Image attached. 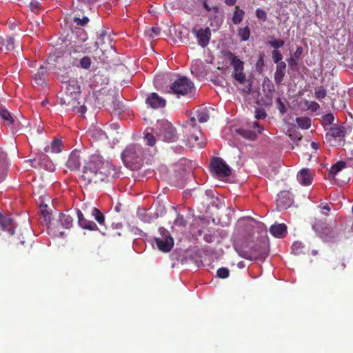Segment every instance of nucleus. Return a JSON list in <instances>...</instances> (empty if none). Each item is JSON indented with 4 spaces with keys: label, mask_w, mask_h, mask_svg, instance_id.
Returning <instances> with one entry per match:
<instances>
[{
    "label": "nucleus",
    "mask_w": 353,
    "mask_h": 353,
    "mask_svg": "<svg viewBox=\"0 0 353 353\" xmlns=\"http://www.w3.org/2000/svg\"><path fill=\"white\" fill-rule=\"evenodd\" d=\"M108 163H105L103 157L99 154H94L85 163L81 178L86 184L91 183H97L104 181L108 178Z\"/></svg>",
    "instance_id": "nucleus-1"
},
{
    "label": "nucleus",
    "mask_w": 353,
    "mask_h": 353,
    "mask_svg": "<svg viewBox=\"0 0 353 353\" xmlns=\"http://www.w3.org/2000/svg\"><path fill=\"white\" fill-rule=\"evenodd\" d=\"M143 158V150L140 145H129L121 153V159L124 164L132 170H137L141 167Z\"/></svg>",
    "instance_id": "nucleus-2"
},
{
    "label": "nucleus",
    "mask_w": 353,
    "mask_h": 353,
    "mask_svg": "<svg viewBox=\"0 0 353 353\" xmlns=\"http://www.w3.org/2000/svg\"><path fill=\"white\" fill-rule=\"evenodd\" d=\"M194 91L193 82L186 77H177L173 79L168 90L169 93L175 94L178 98L181 97H191Z\"/></svg>",
    "instance_id": "nucleus-3"
},
{
    "label": "nucleus",
    "mask_w": 353,
    "mask_h": 353,
    "mask_svg": "<svg viewBox=\"0 0 353 353\" xmlns=\"http://www.w3.org/2000/svg\"><path fill=\"white\" fill-rule=\"evenodd\" d=\"M185 132L187 134V141L190 147L203 148L202 133L200 127L196 125V119L191 117L184 124Z\"/></svg>",
    "instance_id": "nucleus-4"
},
{
    "label": "nucleus",
    "mask_w": 353,
    "mask_h": 353,
    "mask_svg": "<svg viewBox=\"0 0 353 353\" xmlns=\"http://www.w3.org/2000/svg\"><path fill=\"white\" fill-rule=\"evenodd\" d=\"M313 228L319 232L321 239L327 243H334L340 239L342 235L341 227L336 225H326L320 226L318 223L313 225Z\"/></svg>",
    "instance_id": "nucleus-5"
},
{
    "label": "nucleus",
    "mask_w": 353,
    "mask_h": 353,
    "mask_svg": "<svg viewBox=\"0 0 353 353\" xmlns=\"http://www.w3.org/2000/svg\"><path fill=\"white\" fill-rule=\"evenodd\" d=\"M157 137L165 142H174L178 139L176 128L168 120L157 121Z\"/></svg>",
    "instance_id": "nucleus-6"
},
{
    "label": "nucleus",
    "mask_w": 353,
    "mask_h": 353,
    "mask_svg": "<svg viewBox=\"0 0 353 353\" xmlns=\"http://www.w3.org/2000/svg\"><path fill=\"white\" fill-rule=\"evenodd\" d=\"M80 93L81 87L78 81L74 79H70L65 88L66 97L61 99V103L65 104L67 106L71 107V108H74L75 103L79 104L77 99Z\"/></svg>",
    "instance_id": "nucleus-7"
},
{
    "label": "nucleus",
    "mask_w": 353,
    "mask_h": 353,
    "mask_svg": "<svg viewBox=\"0 0 353 353\" xmlns=\"http://www.w3.org/2000/svg\"><path fill=\"white\" fill-rule=\"evenodd\" d=\"M159 236L154 237V241L159 250L163 252H170L174 245V240L169 231L163 227L159 228Z\"/></svg>",
    "instance_id": "nucleus-8"
},
{
    "label": "nucleus",
    "mask_w": 353,
    "mask_h": 353,
    "mask_svg": "<svg viewBox=\"0 0 353 353\" xmlns=\"http://www.w3.org/2000/svg\"><path fill=\"white\" fill-rule=\"evenodd\" d=\"M268 244L265 241H259L251 247L249 253L243 255L245 259H264L268 256Z\"/></svg>",
    "instance_id": "nucleus-9"
},
{
    "label": "nucleus",
    "mask_w": 353,
    "mask_h": 353,
    "mask_svg": "<svg viewBox=\"0 0 353 353\" xmlns=\"http://www.w3.org/2000/svg\"><path fill=\"white\" fill-rule=\"evenodd\" d=\"M210 168L212 172L218 176L226 177L231 174L230 168L220 157L212 158L210 163Z\"/></svg>",
    "instance_id": "nucleus-10"
},
{
    "label": "nucleus",
    "mask_w": 353,
    "mask_h": 353,
    "mask_svg": "<svg viewBox=\"0 0 353 353\" xmlns=\"http://www.w3.org/2000/svg\"><path fill=\"white\" fill-rule=\"evenodd\" d=\"M116 68L112 69V79L115 83L123 85V82L128 81V70L124 63H115Z\"/></svg>",
    "instance_id": "nucleus-11"
},
{
    "label": "nucleus",
    "mask_w": 353,
    "mask_h": 353,
    "mask_svg": "<svg viewBox=\"0 0 353 353\" xmlns=\"http://www.w3.org/2000/svg\"><path fill=\"white\" fill-rule=\"evenodd\" d=\"M192 33L196 37L199 46L205 48L209 44L211 39V31L209 27L199 29L194 28L192 29Z\"/></svg>",
    "instance_id": "nucleus-12"
},
{
    "label": "nucleus",
    "mask_w": 353,
    "mask_h": 353,
    "mask_svg": "<svg viewBox=\"0 0 353 353\" xmlns=\"http://www.w3.org/2000/svg\"><path fill=\"white\" fill-rule=\"evenodd\" d=\"M346 129L344 126L333 125L325 134V139L328 142L332 140L341 141L346 134Z\"/></svg>",
    "instance_id": "nucleus-13"
},
{
    "label": "nucleus",
    "mask_w": 353,
    "mask_h": 353,
    "mask_svg": "<svg viewBox=\"0 0 353 353\" xmlns=\"http://www.w3.org/2000/svg\"><path fill=\"white\" fill-rule=\"evenodd\" d=\"M145 102L148 105L154 109L164 108L166 105V101L155 92H152L146 99Z\"/></svg>",
    "instance_id": "nucleus-14"
},
{
    "label": "nucleus",
    "mask_w": 353,
    "mask_h": 353,
    "mask_svg": "<svg viewBox=\"0 0 353 353\" xmlns=\"http://www.w3.org/2000/svg\"><path fill=\"white\" fill-rule=\"evenodd\" d=\"M81 165V157L79 151H72L69 155L65 166L71 171L79 170Z\"/></svg>",
    "instance_id": "nucleus-15"
},
{
    "label": "nucleus",
    "mask_w": 353,
    "mask_h": 353,
    "mask_svg": "<svg viewBox=\"0 0 353 353\" xmlns=\"http://www.w3.org/2000/svg\"><path fill=\"white\" fill-rule=\"evenodd\" d=\"M0 229L8 232L10 235L14 234V224L13 223V219L8 215L0 213Z\"/></svg>",
    "instance_id": "nucleus-16"
},
{
    "label": "nucleus",
    "mask_w": 353,
    "mask_h": 353,
    "mask_svg": "<svg viewBox=\"0 0 353 353\" xmlns=\"http://www.w3.org/2000/svg\"><path fill=\"white\" fill-rule=\"evenodd\" d=\"M47 208V205H40L41 216L43 219L46 225L47 226L49 230H56V229L57 228V225H56V223L54 221H52L51 219V214L50 213Z\"/></svg>",
    "instance_id": "nucleus-17"
},
{
    "label": "nucleus",
    "mask_w": 353,
    "mask_h": 353,
    "mask_svg": "<svg viewBox=\"0 0 353 353\" xmlns=\"http://www.w3.org/2000/svg\"><path fill=\"white\" fill-rule=\"evenodd\" d=\"M122 95L119 94V92L117 91L114 93L113 103V111L112 112V116L114 114L117 117H119L122 112L125 110V105L121 101Z\"/></svg>",
    "instance_id": "nucleus-18"
},
{
    "label": "nucleus",
    "mask_w": 353,
    "mask_h": 353,
    "mask_svg": "<svg viewBox=\"0 0 353 353\" xmlns=\"http://www.w3.org/2000/svg\"><path fill=\"white\" fill-rule=\"evenodd\" d=\"M76 213L78 217V224L81 228L90 230H95L97 228V224L92 221L87 220L80 210L76 209Z\"/></svg>",
    "instance_id": "nucleus-19"
},
{
    "label": "nucleus",
    "mask_w": 353,
    "mask_h": 353,
    "mask_svg": "<svg viewBox=\"0 0 353 353\" xmlns=\"http://www.w3.org/2000/svg\"><path fill=\"white\" fill-rule=\"evenodd\" d=\"M292 200L290 194L288 192H281L276 199V205L281 209H287L292 204Z\"/></svg>",
    "instance_id": "nucleus-20"
},
{
    "label": "nucleus",
    "mask_w": 353,
    "mask_h": 353,
    "mask_svg": "<svg viewBox=\"0 0 353 353\" xmlns=\"http://www.w3.org/2000/svg\"><path fill=\"white\" fill-rule=\"evenodd\" d=\"M232 77L239 83L245 84L247 81L249 82V88L246 91L247 93H250L251 91L252 83L247 80L246 74L244 72V68L233 69Z\"/></svg>",
    "instance_id": "nucleus-21"
},
{
    "label": "nucleus",
    "mask_w": 353,
    "mask_h": 353,
    "mask_svg": "<svg viewBox=\"0 0 353 353\" xmlns=\"http://www.w3.org/2000/svg\"><path fill=\"white\" fill-rule=\"evenodd\" d=\"M297 179L303 185H310L313 179L311 171L307 168L301 169L297 175Z\"/></svg>",
    "instance_id": "nucleus-22"
},
{
    "label": "nucleus",
    "mask_w": 353,
    "mask_h": 353,
    "mask_svg": "<svg viewBox=\"0 0 353 353\" xmlns=\"http://www.w3.org/2000/svg\"><path fill=\"white\" fill-rule=\"evenodd\" d=\"M270 232L276 238H283L287 234V226L284 223L274 224L270 227Z\"/></svg>",
    "instance_id": "nucleus-23"
},
{
    "label": "nucleus",
    "mask_w": 353,
    "mask_h": 353,
    "mask_svg": "<svg viewBox=\"0 0 353 353\" xmlns=\"http://www.w3.org/2000/svg\"><path fill=\"white\" fill-rule=\"evenodd\" d=\"M54 222L56 223L59 222L63 228L70 229L73 225V218L69 214L59 213V218Z\"/></svg>",
    "instance_id": "nucleus-24"
},
{
    "label": "nucleus",
    "mask_w": 353,
    "mask_h": 353,
    "mask_svg": "<svg viewBox=\"0 0 353 353\" xmlns=\"http://www.w3.org/2000/svg\"><path fill=\"white\" fill-rule=\"evenodd\" d=\"M286 63L281 62L276 65V71L274 73V79L276 85L281 84L283 78L285 75Z\"/></svg>",
    "instance_id": "nucleus-25"
},
{
    "label": "nucleus",
    "mask_w": 353,
    "mask_h": 353,
    "mask_svg": "<svg viewBox=\"0 0 353 353\" xmlns=\"http://www.w3.org/2000/svg\"><path fill=\"white\" fill-rule=\"evenodd\" d=\"M225 57L233 69L244 68V62L239 59L233 52L228 51L225 53Z\"/></svg>",
    "instance_id": "nucleus-26"
},
{
    "label": "nucleus",
    "mask_w": 353,
    "mask_h": 353,
    "mask_svg": "<svg viewBox=\"0 0 353 353\" xmlns=\"http://www.w3.org/2000/svg\"><path fill=\"white\" fill-rule=\"evenodd\" d=\"M7 175L6 154L0 148V183L4 180Z\"/></svg>",
    "instance_id": "nucleus-27"
},
{
    "label": "nucleus",
    "mask_w": 353,
    "mask_h": 353,
    "mask_svg": "<svg viewBox=\"0 0 353 353\" xmlns=\"http://www.w3.org/2000/svg\"><path fill=\"white\" fill-rule=\"evenodd\" d=\"M47 69L46 67L41 65L38 72L34 74V80L39 85H43L45 83V77L47 74Z\"/></svg>",
    "instance_id": "nucleus-28"
},
{
    "label": "nucleus",
    "mask_w": 353,
    "mask_h": 353,
    "mask_svg": "<svg viewBox=\"0 0 353 353\" xmlns=\"http://www.w3.org/2000/svg\"><path fill=\"white\" fill-rule=\"evenodd\" d=\"M0 117L8 125H10L14 123V119L11 114L3 106H0Z\"/></svg>",
    "instance_id": "nucleus-29"
},
{
    "label": "nucleus",
    "mask_w": 353,
    "mask_h": 353,
    "mask_svg": "<svg viewBox=\"0 0 353 353\" xmlns=\"http://www.w3.org/2000/svg\"><path fill=\"white\" fill-rule=\"evenodd\" d=\"M346 268L345 259L344 258L336 259L332 265V268L336 272H343Z\"/></svg>",
    "instance_id": "nucleus-30"
},
{
    "label": "nucleus",
    "mask_w": 353,
    "mask_h": 353,
    "mask_svg": "<svg viewBox=\"0 0 353 353\" xmlns=\"http://www.w3.org/2000/svg\"><path fill=\"white\" fill-rule=\"evenodd\" d=\"M244 15L245 12L240 9L239 6H236L232 19V22L236 25L239 24L243 21Z\"/></svg>",
    "instance_id": "nucleus-31"
},
{
    "label": "nucleus",
    "mask_w": 353,
    "mask_h": 353,
    "mask_svg": "<svg viewBox=\"0 0 353 353\" xmlns=\"http://www.w3.org/2000/svg\"><path fill=\"white\" fill-rule=\"evenodd\" d=\"M237 133L241 135L243 137L251 140L254 141L257 138V134L255 132H253L250 130L246 129H238L236 130Z\"/></svg>",
    "instance_id": "nucleus-32"
},
{
    "label": "nucleus",
    "mask_w": 353,
    "mask_h": 353,
    "mask_svg": "<svg viewBox=\"0 0 353 353\" xmlns=\"http://www.w3.org/2000/svg\"><path fill=\"white\" fill-rule=\"evenodd\" d=\"M50 150L54 153L60 152L61 151V141L59 139L54 140L50 146L45 148L46 152H48Z\"/></svg>",
    "instance_id": "nucleus-33"
},
{
    "label": "nucleus",
    "mask_w": 353,
    "mask_h": 353,
    "mask_svg": "<svg viewBox=\"0 0 353 353\" xmlns=\"http://www.w3.org/2000/svg\"><path fill=\"white\" fill-rule=\"evenodd\" d=\"M305 246L303 243L300 241H296L292 245V252L295 255L305 254Z\"/></svg>",
    "instance_id": "nucleus-34"
},
{
    "label": "nucleus",
    "mask_w": 353,
    "mask_h": 353,
    "mask_svg": "<svg viewBox=\"0 0 353 353\" xmlns=\"http://www.w3.org/2000/svg\"><path fill=\"white\" fill-rule=\"evenodd\" d=\"M345 166L346 163L344 161H339L333 165H332L329 174L332 175V177H334L336 175V174L342 169L345 168Z\"/></svg>",
    "instance_id": "nucleus-35"
},
{
    "label": "nucleus",
    "mask_w": 353,
    "mask_h": 353,
    "mask_svg": "<svg viewBox=\"0 0 353 353\" xmlns=\"http://www.w3.org/2000/svg\"><path fill=\"white\" fill-rule=\"evenodd\" d=\"M296 121L302 129H308L311 126V119L306 117H296Z\"/></svg>",
    "instance_id": "nucleus-36"
},
{
    "label": "nucleus",
    "mask_w": 353,
    "mask_h": 353,
    "mask_svg": "<svg viewBox=\"0 0 353 353\" xmlns=\"http://www.w3.org/2000/svg\"><path fill=\"white\" fill-rule=\"evenodd\" d=\"M238 34L241 37V40L246 41L249 39L250 36V30L248 26L239 28L238 30Z\"/></svg>",
    "instance_id": "nucleus-37"
},
{
    "label": "nucleus",
    "mask_w": 353,
    "mask_h": 353,
    "mask_svg": "<svg viewBox=\"0 0 353 353\" xmlns=\"http://www.w3.org/2000/svg\"><path fill=\"white\" fill-rule=\"evenodd\" d=\"M92 214L101 225L104 223V215L99 209L94 208Z\"/></svg>",
    "instance_id": "nucleus-38"
},
{
    "label": "nucleus",
    "mask_w": 353,
    "mask_h": 353,
    "mask_svg": "<svg viewBox=\"0 0 353 353\" xmlns=\"http://www.w3.org/2000/svg\"><path fill=\"white\" fill-rule=\"evenodd\" d=\"M144 139L149 146H154L156 143L155 137L150 132H145Z\"/></svg>",
    "instance_id": "nucleus-39"
},
{
    "label": "nucleus",
    "mask_w": 353,
    "mask_h": 353,
    "mask_svg": "<svg viewBox=\"0 0 353 353\" xmlns=\"http://www.w3.org/2000/svg\"><path fill=\"white\" fill-rule=\"evenodd\" d=\"M196 117H197L198 121L200 123H205L209 119V114L205 110L198 111L197 112V114H196Z\"/></svg>",
    "instance_id": "nucleus-40"
},
{
    "label": "nucleus",
    "mask_w": 353,
    "mask_h": 353,
    "mask_svg": "<svg viewBox=\"0 0 353 353\" xmlns=\"http://www.w3.org/2000/svg\"><path fill=\"white\" fill-rule=\"evenodd\" d=\"M3 45L6 46L7 50H12L14 48V39L11 37H6L3 39Z\"/></svg>",
    "instance_id": "nucleus-41"
},
{
    "label": "nucleus",
    "mask_w": 353,
    "mask_h": 353,
    "mask_svg": "<svg viewBox=\"0 0 353 353\" xmlns=\"http://www.w3.org/2000/svg\"><path fill=\"white\" fill-rule=\"evenodd\" d=\"M137 214L139 218L143 222L148 223L151 220V216L147 214L145 210H139Z\"/></svg>",
    "instance_id": "nucleus-42"
},
{
    "label": "nucleus",
    "mask_w": 353,
    "mask_h": 353,
    "mask_svg": "<svg viewBox=\"0 0 353 353\" xmlns=\"http://www.w3.org/2000/svg\"><path fill=\"white\" fill-rule=\"evenodd\" d=\"M174 223L176 226L185 227L187 224V221L185 219L183 215L178 214Z\"/></svg>",
    "instance_id": "nucleus-43"
},
{
    "label": "nucleus",
    "mask_w": 353,
    "mask_h": 353,
    "mask_svg": "<svg viewBox=\"0 0 353 353\" xmlns=\"http://www.w3.org/2000/svg\"><path fill=\"white\" fill-rule=\"evenodd\" d=\"M230 271L226 268H220L216 271V275L219 278L226 279L229 276Z\"/></svg>",
    "instance_id": "nucleus-44"
},
{
    "label": "nucleus",
    "mask_w": 353,
    "mask_h": 353,
    "mask_svg": "<svg viewBox=\"0 0 353 353\" xmlns=\"http://www.w3.org/2000/svg\"><path fill=\"white\" fill-rule=\"evenodd\" d=\"M334 120V117L332 113H327L323 116V125H330L332 124Z\"/></svg>",
    "instance_id": "nucleus-45"
},
{
    "label": "nucleus",
    "mask_w": 353,
    "mask_h": 353,
    "mask_svg": "<svg viewBox=\"0 0 353 353\" xmlns=\"http://www.w3.org/2000/svg\"><path fill=\"white\" fill-rule=\"evenodd\" d=\"M326 90L323 87L319 88L314 92L315 97L319 100L324 99L326 97Z\"/></svg>",
    "instance_id": "nucleus-46"
},
{
    "label": "nucleus",
    "mask_w": 353,
    "mask_h": 353,
    "mask_svg": "<svg viewBox=\"0 0 353 353\" xmlns=\"http://www.w3.org/2000/svg\"><path fill=\"white\" fill-rule=\"evenodd\" d=\"M285 42L282 39L268 41V44L274 50H278L284 45Z\"/></svg>",
    "instance_id": "nucleus-47"
},
{
    "label": "nucleus",
    "mask_w": 353,
    "mask_h": 353,
    "mask_svg": "<svg viewBox=\"0 0 353 353\" xmlns=\"http://www.w3.org/2000/svg\"><path fill=\"white\" fill-rule=\"evenodd\" d=\"M26 6H29L32 9L37 8L39 6V2L37 0H18Z\"/></svg>",
    "instance_id": "nucleus-48"
},
{
    "label": "nucleus",
    "mask_w": 353,
    "mask_h": 353,
    "mask_svg": "<svg viewBox=\"0 0 353 353\" xmlns=\"http://www.w3.org/2000/svg\"><path fill=\"white\" fill-rule=\"evenodd\" d=\"M91 65V59L89 57L85 56L80 60V65L83 69H88Z\"/></svg>",
    "instance_id": "nucleus-49"
},
{
    "label": "nucleus",
    "mask_w": 353,
    "mask_h": 353,
    "mask_svg": "<svg viewBox=\"0 0 353 353\" xmlns=\"http://www.w3.org/2000/svg\"><path fill=\"white\" fill-rule=\"evenodd\" d=\"M115 63H123L119 53L114 50V54L112 53V68H116Z\"/></svg>",
    "instance_id": "nucleus-50"
},
{
    "label": "nucleus",
    "mask_w": 353,
    "mask_h": 353,
    "mask_svg": "<svg viewBox=\"0 0 353 353\" xmlns=\"http://www.w3.org/2000/svg\"><path fill=\"white\" fill-rule=\"evenodd\" d=\"M282 58L283 57L280 51L278 50H274L272 51V59L275 63L278 65L279 63L282 62Z\"/></svg>",
    "instance_id": "nucleus-51"
},
{
    "label": "nucleus",
    "mask_w": 353,
    "mask_h": 353,
    "mask_svg": "<svg viewBox=\"0 0 353 353\" xmlns=\"http://www.w3.org/2000/svg\"><path fill=\"white\" fill-rule=\"evenodd\" d=\"M256 16L259 20L263 22L267 20V13L263 9L257 8L256 10Z\"/></svg>",
    "instance_id": "nucleus-52"
},
{
    "label": "nucleus",
    "mask_w": 353,
    "mask_h": 353,
    "mask_svg": "<svg viewBox=\"0 0 353 353\" xmlns=\"http://www.w3.org/2000/svg\"><path fill=\"white\" fill-rule=\"evenodd\" d=\"M203 6L208 12L212 10L215 14H218L219 12V8L217 6L210 7L209 4H208L206 0L203 1Z\"/></svg>",
    "instance_id": "nucleus-53"
},
{
    "label": "nucleus",
    "mask_w": 353,
    "mask_h": 353,
    "mask_svg": "<svg viewBox=\"0 0 353 353\" xmlns=\"http://www.w3.org/2000/svg\"><path fill=\"white\" fill-rule=\"evenodd\" d=\"M267 114L263 109L256 108L255 110V118L256 119H263L266 117Z\"/></svg>",
    "instance_id": "nucleus-54"
},
{
    "label": "nucleus",
    "mask_w": 353,
    "mask_h": 353,
    "mask_svg": "<svg viewBox=\"0 0 353 353\" xmlns=\"http://www.w3.org/2000/svg\"><path fill=\"white\" fill-rule=\"evenodd\" d=\"M74 21L77 23V25L84 26L88 23L89 19L87 17H83L82 19H80L79 17H74Z\"/></svg>",
    "instance_id": "nucleus-55"
},
{
    "label": "nucleus",
    "mask_w": 353,
    "mask_h": 353,
    "mask_svg": "<svg viewBox=\"0 0 353 353\" xmlns=\"http://www.w3.org/2000/svg\"><path fill=\"white\" fill-rule=\"evenodd\" d=\"M276 103L277 104L279 105V112L283 114L286 112L287 110H286V108H285V105L284 104V103L281 101V99L279 97L276 99Z\"/></svg>",
    "instance_id": "nucleus-56"
},
{
    "label": "nucleus",
    "mask_w": 353,
    "mask_h": 353,
    "mask_svg": "<svg viewBox=\"0 0 353 353\" xmlns=\"http://www.w3.org/2000/svg\"><path fill=\"white\" fill-rule=\"evenodd\" d=\"M297 59H296L295 57H291L290 58H289L287 61L288 63V65L291 68H294L295 67L297 66V61H296Z\"/></svg>",
    "instance_id": "nucleus-57"
},
{
    "label": "nucleus",
    "mask_w": 353,
    "mask_h": 353,
    "mask_svg": "<svg viewBox=\"0 0 353 353\" xmlns=\"http://www.w3.org/2000/svg\"><path fill=\"white\" fill-rule=\"evenodd\" d=\"M303 50L302 47H301V46L297 47V48H296V51L294 52V53L292 57H295L296 59H298L301 57V55L302 54Z\"/></svg>",
    "instance_id": "nucleus-58"
},
{
    "label": "nucleus",
    "mask_w": 353,
    "mask_h": 353,
    "mask_svg": "<svg viewBox=\"0 0 353 353\" xmlns=\"http://www.w3.org/2000/svg\"><path fill=\"white\" fill-rule=\"evenodd\" d=\"M252 127H253V128H254V129H257V131H258V132H259V134H261V133L263 132V127H261V126L259 125V123L258 122H256V121H255V122H254V123H252Z\"/></svg>",
    "instance_id": "nucleus-59"
},
{
    "label": "nucleus",
    "mask_w": 353,
    "mask_h": 353,
    "mask_svg": "<svg viewBox=\"0 0 353 353\" xmlns=\"http://www.w3.org/2000/svg\"><path fill=\"white\" fill-rule=\"evenodd\" d=\"M203 239L205 240V241H206L207 243H212L214 241V237L213 235L212 234H205L204 236H203Z\"/></svg>",
    "instance_id": "nucleus-60"
},
{
    "label": "nucleus",
    "mask_w": 353,
    "mask_h": 353,
    "mask_svg": "<svg viewBox=\"0 0 353 353\" xmlns=\"http://www.w3.org/2000/svg\"><path fill=\"white\" fill-rule=\"evenodd\" d=\"M77 108V112L81 114H84L86 111H87V108L85 105H81L80 107H77L76 105H75V108Z\"/></svg>",
    "instance_id": "nucleus-61"
},
{
    "label": "nucleus",
    "mask_w": 353,
    "mask_h": 353,
    "mask_svg": "<svg viewBox=\"0 0 353 353\" xmlns=\"http://www.w3.org/2000/svg\"><path fill=\"white\" fill-rule=\"evenodd\" d=\"M224 1L228 6H232L235 5L236 0H224Z\"/></svg>",
    "instance_id": "nucleus-62"
},
{
    "label": "nucleus",
    "mask_w": 353,
    "mask_h": 353,
    "mask_svg": "<svg viewBox=\"0 0 353 353\" xmlns=\"http://www.w3.org/2000/svg\"><path fill=\"white\" fill-rule=\"evenodd\" d=\"M319 108L320 106L316 102H312V108L313 110H316Z\"/></svg>",
    "instance_id": "nucleus-63"
},
{
    "label": "nucleus",
    "mask_w": 353,
    "mask_h": 353,
    "mask_svg": "<svg viewBox=\"0 0 353 353\" xmlns=\"http://www.w3.org/2000/svg\"><path fill=\"white\" fill-rule=\"evenodd\" d=\"M311 146L315 150H316L319 148V144L316 142H312Z\"/></svg>",
    "instance_id": "nucleus-64"
}]
</instances>
